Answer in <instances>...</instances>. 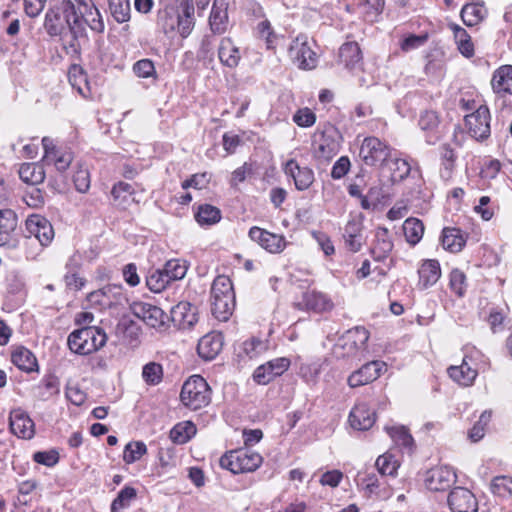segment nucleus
Instances as JSON below:
<instances>
[{
  "label": "nucleus",
  "mask_w": 512,
  "mask_h": 512,
  "mask_svg": "<svg viewBox=\"0 0 512 512\" xmlns=\"http://www.w3.org/2000/svg\"><path fill=\"white\" fill-rule=\"evenodd\" d=\"M194 14L185 13L171 5H165L158 11L157 26L167 36L178 33L182 38L188 37L194 28Z\"/></svg>",
  "instance_id": "f257e3e1"
},
{
  "label": "nucleus",
  "mask_w": 512,
  "mask_h": 512,
  "mask_svg": "<svg viewBox=\"0 0 512 512\" xmlns=\"http://www.w3.org/2000/svg\"><path fill=\"white\" fill-rule=\"evenodd\" d=\"M235 295L229 277H216L211 287V311L219 321H227L233 313Z\"/></svg>",
  "instance_id": "f03ea898"
},
{
  "label": "nucleus",
  "mask_w": 512,
  "mask_h": 512,
  "mask_svg": "<svg viewBox=\"0 0 512 512\" xmlns=\"http://www.w3.org/2000/svg\"><path fill=\"white\" fill-rule=\"evenodd\" d=\"M107 342L106 333L96 327L88 326L74 330L68 336L69 349L79 355H88L101 349Z\"/></svg>",
  "instance_id": "7ed1b4c3"
},
{
  "label": "nucleus",
  "mask_w": 512,
  "mask_h": 512,
  "mask_svg": "<svg viewBox=\"0 0 512 512\" xmlns=\"http://www.w3.org/2000/svg\"><path fill=\"white\" fill-rule=\"evenodd\" d=\"M369 332L364 327H355L342 334L334 344L332 353L337 359H355L366 350Z\"/></svg>",
  "instance_id": "20e7f679"
},
{
  "label": "nucleus",
  "mask_w": 512,
  "mask_h": 512,
  "mask_svg": "<svg viewBox=\"0 0 512 512\" xmlns=\"http://www.w3.org/2000/svg\"><path fill=\"white\" fill-rule=\"evenodd\" d=\"M79 19L75 5L69 0H63L47 11L44 28L50 36H57Z\"/></svg>",
  "instance_id": "39448f33"
},
{
  "label": "nucleus",
  "mask_w": 512,
  "mask_h": 512,
  "mask_svg": "<svg viewBox=\"0 0 512 512\" xmlns=\"http://www.w3.org/2000/svg\"><path fill=\"white\" fill-rule=\"evenodd\" d=\"M180 399L184 406L192 410L201 409L210 403V387L202 376L193 375L183 384Z\"/></svg>",
  "instance_id": "423d86ee"
},
{
  "label": "nucleus",
  "mask_w": 512,
  "mask_h": 512,
  "mask_svg": "<svg viewBox=\"0 0 512 512\" xmlns=\"http://www.w3.org/2000/svg\"><path fill=\"white\" fill-rule=\"evenodd\" d=\"M262 462V456L250 449L232 450L220 458V466L234 474L253 472Z\"/></svg>",
  "instance_id": "0eeeda50"
},
{
  "label": "nucleus",
  "mask_w": 512,
  "mask_h": 512,
  "mask_svg": "<svg viewBox=\"0 0 512 512\" xmlns=\"http://www.w3.org/2000/svg\"><path fill=\"white\" fill-rule=\"evenodd\" d=\"M340 140L338 130L332 125H326L322 130H317L312 141L314 157L319 160H330L339 152Z\"/></svg>",
  "instance_id": "6e6552de"
},
{
  "label": "nucleus",
  "mask_w": 512,
  "mask_h": 512,
  "mask_svg": "<svg viewBox=\"0 0 512 512\" xmlns=\"http://www.w3.org/2000/svg\"><path fill=\"white\" fill-rule=\"evenodd\" d=\"M314 41L307 35H298L290 44L288 54L298 68L311 70L317 66L318 58L313 50Z\"/></svg>",
  "instance_id": "1a4fd4ad"
},
{
  "label": "nucleus",
  "mask_w": 512,
  "mask_h": 512,
  "mask_svg": "<svg viewBox=\"0 0 512 512\" xmlns=\"http://www.w3.org/2000/svg\"><path fill=\"white\" fill-rule=\"evenodd\" d=\"M90 304L100 309L124 307L128 304V298L121 285L110 284L91 292L88 297Z\"/></svg>",
  "instance_id": "9d476101"
},
{
  "label": "nucleus",
  "mask_w": 512,
  "mask_h": 512,
  "mask_svg": "<svg viewBox=\"0 0 512 512\" xmlns=\"http://www.w3.org/2000/svg\"><path fill=\"white\" fill-rule=\"evenodd\" d=\"M390 155L389 145L374 136L364 138L360 146L359 156L368 166H380Z\"/></svg>",
  "instance_id": "9b49d317"
},
{
  "label": "nucleus",
  "mask_w": 512,
  "mask_h": 512,
  "mask_svg": "<svg viewBox=\"0 0 512 512\" xmlns=\"http://www.w3.org/2000/svg\"><path fill=\"white\" fill-rule=\"evenodd\" d=\"M480 357V351L472 348L469 354H465L460 365L451 366L448 369L450 378L463 387L471 386L478 375V369L474 362Z\"/></svg>",
  "instance_id": "f8f14e48"
},
{
  "label": "nucleus",
  "mask_w": 512,
  "mask_h": 512,
  "mask_svg": "<svg viewBox=\"0 0 512 512\" xmlns=\"http://www.w3.org/2000/svg\"><path fill=\"white\" fill-rule=\"evenodd\" d=\"M490 112L486 105H480L475 111L465 116V126L469 135L476 140H484L490 136Z\"/></svg>",
  "instance_id": "ddd939ff"
},
{
  "label": "nucleus",
  "mask_w": 512,
  "mask_h": 512,
  "mask_svg": "<svg viewBox=\"0 0 512 512\" xmlns=\"http://www.w3.org/2000/svg\"><path fill=\"white\" fill-rule=\"evenodd\" d=\"M27 238L30 245L35 241L42 247L48 246L54 238V230L51 223L40 215H32L26 220Z\"/></svg>",
  "instance_id": "4468645a"
},
{
  "label": "nucleus",
  "mask_w": 512,
  "mask_h": 512,
  "mask_svg": "<svg viewBox=\"0 0 512 512\" xmlns=\"http://www.w3.org/2000/svg\"><path fill=\"white\" fill-rule=\"evenodd\" d=\"M290 363V360L286 357L270 360L255 369L253 380L259 385H267L276 377L284 374L289 368Z\"/></svg>",
  "instance_id": "2eb2a0df"
},
{
  "label": "nucleus",
  "mask_w": 512,
  "mask_h": 512,
  "mask_svg": "<svg viewBox=\"0 0 512 512\" xmlns=\"http://www.w3.org/2000/svg\"><path fill=\"white\" fill-rule=\"evenodd\" d=\"M248 234L252 241L270 253H281L287 245L283 235L271 233L257 226L251 227Z\"/></svg>",
  "instance_id": "dca6fc26"
},
{
  "label": "nucleus",
  "mask_w": 512,
  "mask_h": 512,
  "mask_svg": "<svg viewBox=\"0 0 512 512\" xmlns=\"http://www.w3.org/2000/svg\"><path fill=\"white\" fill-rule=\"evenodd\" d=\"M456 479L455 471L449 466L442 465L427 472L425 485L431 491H445L456 482Z\"/></svg>",
  "instance_id": "f3484780"
},
{
  "label": "nucleus",
  "mask_w": 512,
  "mask_h": 512,
  "mask_svg": "<svg viewBox=\"0 0 512 512\" xmlns=\"http://www.w3.org/2000/svg\"><path fill=\"white\" fill-rule=\"evenodd\" d=\"M384 368L385 363L381 361L368 362L348 376L347 384L350 388L367 385L377 380Z\"/></svg>",
  "instance_id": "a211bd4d"
},
{
  "label": "nucleus",
  "mask_w": 512,
  "mask_h": 512,
  "mask_svg": "<svg viewBox=\"0 0 512 512\" xmlns=\"http://www.w3.org/2000/svg\"><path fill=\"white\" fill-rule=\"evenodd\" d=\"M363 221L364 216L362 213L351 215V218L344 227L343 239L345 246L353 253L360 251L364 243Z\"/></svg>",
  "instance_id": "6ab92c4d"
},
{
  "label": "nucleus",
  "mask_w": 512,
  "mask_h": 512,
  "mask_svg": "<svg viewBox=\"0 0 512 512\" xmlns=\"http://www.w3.org/2000/svg\"><path fill=\"white\" fill-rule=\"evenodd\" d=\"M11 432L21 439H31L35 435V424L27 412L21 408L13 409L9 415Z\"/></svg>",
  "instance_id": "aec40b11"
},
{
  "label": "nucleus",
  "mask_w": 512,
  "mask_h": 512,
  "mask_svg": "<svg viewBox=\"0 0 512 512\" xmlns=\"http://www.w3.org/2000/svg\"><path fill=\"white\" fill-rule=\"evenodd\" d=\"M44 149L43 161L47 164H53L58 171H65L73 160L72 153L67 150L58 149L54 141L49 137L42 139Z\"/></svg>",
  "instance_id": "412c9836"
},
{
  "label": "nucleus",
  "mask_w": 512,
  "mask_h": 512,
  "mask_svg": "<svg viewBox=\"0 0 512 512\" xmlns=\"http://www.w3.org/2000/svg\"><path fill=\"white\" fill-rule=\"evenodd\" d=\"M62 42L63 48L67 54L76 55L80 52L81 41L87 37L85 26L82 25L81 20L68 26L63 33L58 35Z\"/></svg>",
  "instance_id": "4be33fe9"
},
{
  "label": "nucleus",
  "mask_w": 512,
  "mask_h": 512,
  "mask_svg": "<svg viewBox=\"0 0 512 512\" xmlns=\"http://www.w3.org/2000/svg\"><path fill=\"white\" fill-rule=\"evenodd\" d=\"M284 172L294 181L295 187L299 191L307 190L314 182V172L307 166H300L294 159L285 163Z\"/></svg>",
  "instance_id": "5701e85b"
},
{
  "label": "nucleus",
  "mask_w": 512,
  "mask_h": 512,
  "mask_svg": "<svg viewBox=\"0 0 512 512\" xmlns=\"http://www.w3.org/2000/svg\"><path fill=\"white\" fill-rule=\"evenodd\" d=\"M448 504L453 512H477L478 510L474 494L463 487H457L450 492Z\"/></svg>",
  "instance_id": "b1692460"
},
{
  "label": "nucleus",
  "mask_w": 512,
  "mask_h": 512,
  "mask_svg": "<svg viewBox=\"0 0 512 512\" xmlns=\"http://www.w3.org/2000/svg\"><path fill=\"white\" fill-rule=\"evenodd\" d=\"M133 312L135 316L153 328L162 326L167 318L161 308L149 303L141 302L134 304Z\"/></svg>",
  "instance_id": "393cba45"
},
{
  "label": "nucleus",
  "mask_w": 512,
  "mask_h": 512,
  "mask_svg": "<svg viewBox=\"0 0 512 512\" xmlns=\"http://www.w3.org/2000/svg\"><path fill=\"white\" fill-rule=\"evenodd\" d=\"M171 320L180 329L191 328L198 320L197 309L189 302H179L171 311Z\"/></svg>",
  "instance_id": "a878e982"
},
{
  "label": "nucleus",
  "mask_w": 512,
  "mask_h": 512,
  "mask_svg": "<svg viewBox=\"0 0 512 512\" xmlns=\"http://www.w3.org/2000/svg\"><path fill=\"white\" fill-rule=\"evenodd\" d=\"M375 419V412L364 402L357 403L349 414V423L352 428L357 430L370 429L375 423Z\"/></svg>",
  "instance_id": "bb28decb"
},
{
  "label": "nucleus",
  "mask_w": 512,
  "mask_h": 512,
  "mask_svg": "<svg viewBox=\"0 0 512 512\" xmlns=\"http://www.w3.org/2000/svg\"><path fill=\"white\" fill-rule=\"evenodd\" d=\"M223 337L220 333L211 332L204 335L198 342L197 351L205 360L214 359L222 350Z\"/></svg>",
  "instance_id": "cd10ccee"
},
{
  "label": "nucleus",
  "mask_w": 512,
  "mask_h": 512,
  "mask_svg": "<svg viewBox=\"0 0 512 512\" xmlns=\"http://www.w3.org/2000/svg\"><path fill=\"white\" fill-rule=\"evenodd\" d=\"M393 241L387 228L379 227L375 231V239L371 254L376 261L385 260L393 249Z\"/></svg>",
  "instance_id": "c85d7f7f"
},
{
  "label": "nucleus",
  "mask_w": 512,
  "mask_h": 512,
  "mask_svg": "<svg viewBox=\"0 0 512 512\" xmlns=\"http://www.w3.org/2000/svg\"><path fill=\"white\" fill-rule=\"evenodd\" d=\"M420 289H427L435 285L441 277L440 264L435 259L424 260L418 268Z\"/></svg>",
  "instance_id": "c756f323"
},
{
  "label": "nucleus",
  "mask_w": 512,
  "mask_h": 512,
  "mask_svg": "<svg viewBox=\"0 0 512 512\" xmlns=\"http://www.w3.org/2000/svg\"><path fill=\"white\" fill-rule=\"evenodd\" d=\"M81 23L86 24L92 31L96 33H103L105 24L99 10L94 5L81 3L76 9Z\"/></svg>",
  "instance_id": "7c9ffc66"
},
{
  "label": "nucleus",
  "mask_w": 512,
  "mask_h": 512,
  "mask_svg": "<svg viewBox=\"0 0 512 512\" xmlns=\"http://www.w3.org/2000/svg\"><path fill=\"white\" fill-rule=\"evenodd\" d=\"M241 52L231 38L225 37L220 41L218 47V58L220 63L230 69L236 68L241 60Z\"/></svg>",
  "instance_id": "2f4dec72"
},
{
  "label": "nucleus",
  "mask_w": 512,
  "mask_h": 512,
  "mask_svg": "<svg viewBox=\"0 0 512 512\" xmlns=\"http://www.w3.org/2000/svg\"><path fill=\"white\" fill-rule=\"evenodd\" d=\"M339 61L350 71L360 70L362 54L358 44L356 42L344 43L339 50Z\"/></svg>",
  "instance_id": "473e14b6"
},
{
  "label": "nucleus",
  "mask_w": 512,
  "mask_h": 512,
  "mask_svg": "<svg viewBox=\"0 0 512 512\" xmlns=\"http://www.w3.org/2000/svg\"><path fill=\"white\" fill-rule=\"evenodd\" d=\"M228 0H214L209 17V24L213 32L223 33L228 20Z\"/></svg>",
  "instance_id": "72a5a7b5"
},
{
  "label": "nucleus",
  "mask_w": 512,
  "mask_h": 512,
  "mask_svg": "<svg viewBox=\"0 0 512 512\" xmlns=\"http://www.w3.org/2000/svg\"><path fill=\"white\" fill-rule=\"evenodd\" d=\"M302 305L307 310H312L317 313L330 311L333 308V303L327 295L317 291L306 292L303 295Z\"/></svg>",
  "instance_id": "f704fd0d"
},
{
  "label": "nucleus",
  "mask_w": 512,
  "mask_h": 512,
  "mask_svg": "<svg viewBox=\"0 0 512 512\" xmlns=\"http://www.w3.org/2000/svg\"><path fill=\"white\" fill-rule=\"evenodd\" d=\"M11 360L16 367L25 372L35 371L38 367L35 355L23 346L15 348Z\"/></svg>",
  "instance_id": "c9c22d12"
},
{
  "label": "nucleus",
  "mask_w": 512,
  "mask_h": 512,
  "mask_svg": "<svg viewBox=\"0 0 512 512\" xmlns=\"http://www.w3.org/2000/svg\"><path fill=\"white\" fill-rule=\"evenodd\" d=\"M442 246L445 250L457 253L465 246L466 238L458 228H444L441 237Z\"/></svg>",
  "instance_id": "e433bc0d"
},
{
  "label": "nucleus",
  "mask_w": 512,
  "mask_h": 512,
  "mask_svg": "<svg viewBox=\"0 0 512 512\" xmlns=\"http://www.w3.org/2000/svg\"><path fill=\"white\" fill-rule=\"evenodd\" d=\"M491 84L497 93L512 94V66L503 65L498 68L493 74Z\"/></svg>",
  "instance_id": "4c0bfd02"
},
{
  "label": "nucleus",
  "mask_w": 512,
  "mask_h": 512,
  "mask_svg": "<svg viewBox=\"0 0 512 512\" xmlns=\"http://www.w3.org/2000/svg\"><path fill=\"white\" fill-rule=\"evenodd\" d=\"M18 174L23 182L31 185H37L45 179L44 168L38 163H23Z\"/></svg>",
  "instance_id": "58836bf2"
},
{
  "label": "nucleus",
  "mask_w": 512,
  "mask_h": 512,
  "mask_svg": "<svg viewBox=\"0 0 512 512\" xmlns=\"http://www.w3.org/2000/svg\"><path fill=\"white\" fill-rule=\"evenodd\" d=\"M68 80L77 92L87 98L90 95L89 82L83 69L79 65H72L68 71Z\"/></svg>",
  "instance_id": "ea45409f"
},
{
  "label": "nucleus",
  "mask_w": 512,
  "mask_h": 512,
  "mask_svg": "<svg viewBox=\"0 0 512 512\" xmlns=\"http://www.w3.org/2000/svg\"><path fill=\"white\" fill-rule=\"evenodd\" d=\"M111 194L115 204L122 209L128 208L134 202V189L129 183L118 182L113 186Z\"/></svg>",
  "instance_id": "a19ab883"
},
{
  "label": "nucleus",
  "mask_w": 512,
  "mask_h": 512,
  "mask_svg": "<svg viewBox=\"0 0 512 512\" xmlns=\"http://www.w3.org/2000/svg\"><path fill=\"white\" fill-rule=\"evenodd\" d=\"M384 0H359L358 12L366 22H376L383 11Z\"/></svg>",
  "instance_id": "79ce46f5"
},
{
  "label": "nucleus",
  "mask_w": 512,
  "mask_h": 512,
  "mask_svg": "<svg viewBox=\"0 0 512 512\" xmlns=\"http://www.w3.org/2000/svg\"><path fill=\"white\" fill-rule=\"evenodd\" d=\"M449 27L453 31L460 53L467 58L472 57L474 55V45L467 31L457 24H450Z\"/></svg>",
  "instance_id": "37998d69"
},
{
  "label": "nucleus",
  "mask_w": 512,
  "mask_h": 512,
  "mask_svg": "<svg viewBox=\"0 0 512 512\" xmlns=\"http://www.w3.org/2000/svg\"><path fill=\"white\" fill-rule=\"evenodd\" d=\"M196 433L195 425L190 421L176 424L170 431V439L176 444L188 442Z\"/></svg>",
  "instance_id": "c03bdc74"
},
{
  "label": "nucleus",
  "mask_w": 512,
  "mask_h": 512,
  "mask_svg": "<svg viewBox=\"0 0 512 512\" xmlns=\"http://www.w3.org/2000/svg\"><path fill=\"white\" fill-rule=\"evenodd\" d=\"M486 14V10L482 4H466L461 10V18L465 25L474 26L481 22Z\"/></svg>",
  "instance_id": "a18cd8bd"
},
{
  "label": "nucleus",
  "mask_w": 512,
  "mask_h": 512,
  "mask_svg": "<svg viewBox=\"0 0 512 512\" xmlns=\"http://www.w3.org/2000/svg\"><path fill=\"white\" fill-rule=\"evenodd\" d=\"M405 238L411 245H416L423 237L424 225L417 218H408L403 223Z\"/></svg>",
  "instance_id": "49530a36"
},
{
  "label": "nucleus",
  "mask_w": 512,
  "mask_h": 512,
  "mask_svg": "<svg viewBox=\"0 0 512 512\" xmlns=\"http://www.w3.org/2000/svg\"><path fill=\"white\" fill-rule=\"evenodd\" d=\"M385 430L398 446L411 449L414 439L409 433L408 429L402 425L386 426Z\"/></svg>",
  "instance_id": "de8ad7c7"
},
{
  "label": "nucleus",
  "mask_w": 512,
  "mask_h": 512,
  "mask_svg": "<svg viewBox=\"0 0 512 512\" xmlns=\"http://www.w3.org/2000/svg\"><path fill=\"white\" fill-rule=\"evenodd\" d=\"M418 125L422 131L429 132L430 138H427L428 144H434L436 137H434L435 131L439 125V117L436 112L426 110L420 114Z\"/></svg>",
  "instance_id": "09e8293b"
},
{
  "label": "nucleus",
  "mask_w": 512,
  "mask_h": 512,
  "mask_svg": "<svg viewBox=\"0 0 512 512\" xmlns=\"http://www.w3.org/2000/svg\"><path fill=\"white\" fill-rule=\"evenodd\" d=\"M196 221L200 225H213L220 221L221 212L220 210L210 204H203L198 207L195 214Z\"/></svg>",
  "instance_id": "8fccbe9b"
},
{
  "label": "nucleus",
  "mask_w": 512,
  "mask_h": 512,
  "mask_svg": "<svg viewBox=\"0 0 512 512\" xmlns=\"http://www.w3.org/2000/svg\"><path fill=\"white\" fill-rule=\"evenodd\" d=\"M165 274L170 282L178 281L185 277L188 271L186 261L180 259H171L167 261L163 267Z\"/></svg>",
  "instance_id": "3c124183"
},
{
  "label": "nucleus",
  "mask_w": 512,
  "mask_h": 512,
  "mask_svg": "<svg viewBox=\"0 0 512 512\" xmlns=\"http://www.w3.org/2000/svg\"><path fill=\"white\" fill-rule=\"evenodd\" d=\"M170 283L163 269L151 271L146 278L148 289L154 293L162 292Z\"/></svg>",
  "instance_id": "603ef678"
},
{
  "label": "nucleus",
  "mask_w": 512,
  "mask_h": 512,
  "mask_svg": "<svg viewBox=\"0 0 512 512\" xmlns=\"http://www.w3.org/2000/svg\"><path fill=\"white\" fill-rule=\"evenodd\" d=\"M147 453L146 444L142 441L129 442L123 451V461L132 464L142 458Z\"/></svg>",
  "instance_id": "864d4df0"
},
{
  "label": "nucleus",
  "mask_w": 512,
  "mask_h": 512,
  "mask_svg": "<svg viewBox=\"0 0 512 512\" xmlns=\"http://www.w3.org/2000/svg\"><path fill=\"white\" fill-rule=\"evenodd\" d=\"M111 15L118 23H124L130 19V1L129 0H109Z\"/></svg>",
  "instance_id": "5fc2aeb1"
},
{
  "label": "nucleus",
  "mask_w": 512,
  "mask_h": 512,
  "mask_svg": "<svg viewBox=\"0 0 512 512\" xmlns=\"http://www.w3.org/2000/svg\"><path fill=\"white\" fill-rule=\"evenodd\" d=\"M137 492L133 487L125 486L120 490L117 497L111 504V512H118L130 506L131 501L136 498Z\"/></svg>",
  "instance_id": "6e6d98bb"
},
{
  "label": "nucleus",
  "mask_w": 512,
  "mask_h": 512,
  "mask_svg": "<svg viewBox=\"0 0 512 512\" xmlns=\"http://www.w3.org/2000/svg\"><path fill=\"white\" fill-rule=\"evenodd\" d=\"M491 492L500 497L512 496V477L502 475L492 479Z\"/></svg>",
  "instance_id": "4d7b16f0"
},
{
  "label": "nucleus",
  "mask_w": 512,
  "mask_h": 512,
  "mask_svg": "<svg viewBox=\"0 0 512 512\" xmlns=\"http://www.w3.org/2000/svg\"><path fill=\"white\" fill-rule=\"evenodd\" d=\"M492 417L490 410H485L481 413L479 420L473 425L468 433V437L472 442H478L485 435V429L489 424Z\"/></svg>",
  "instance_id": "13d9d810"
},
{
  "label": "nucleus",
  "mask_w": 512,
  "mask_h": 512,
  "mask_svg": "<svg viewBox=\"0 0 512 512\" xmlns=\"http://www.w3.org/2000/svg\"><path fill=\"white\" fill-rule=\"evenodd\" d=\"M142 376L146 383L157 385L163 377V368L159 363H147L142 370Z\"/></svg>",
  "instance_id": "bf43d9fd"
},
{
  "label": "nucleus",
  "mask_w": 512,
  "mask_h": 512,
  "mask_svg": "<svg viewBox=\"0 0 512 512\" xmlns=\"http://www.w3.org/2000/svg\"><path fill=\"white\" fill-rule=\"evenodd\" d=\"M132 70L139 78H156L157 72L154 62L150 59H141L133 64Z\"/></svg>",
  "instance_id": "052dcab7"
},
{
  "label": "nucleus",
  "mask_w": 512,
  "mask_h": 512,
  "mask_svg": "<svg viewBox=\"0 0 512 512\" xmlns=\"http://www.w3.org/2000/svg\"><path fill=\"white\" fill-rule=\"evenodd\" d=\"M391 180L393 182H399L405 179L410 171L411 165L405 159L395 158L391 163Z\"/></svg>",
  "instance_id": "680f3d73"
},
{
  "label": "nucleus",
  "mask_w": 512,
  "mask_h": 512,
  "mask_svg": "<svg viewBox=\"0 0 512 512\" xmlns=\"http://www.w3.org/2000/svg\"><path fill=\"white\" fill-rule=\"evenodd\" d=\"M428 40V34L421 35H408L400 41V48L403 52H410L412 50L422 47Z\"/></svg>",
  "instance_id": "e2e57ef3"
},
{
  "label": "nucleus",
  "mask_w": 512,
  "mask_h": 512,
  "mask_svg": "<svg viewBox=\"0 0 512 512\" xmlns=\"http://www.w3.org/2000/svg\"><path fill=\"white\" fill-rule=\"evenodd\" d=\"M293 121L303 128L311 127L316 122V114L308 107L298 109L293 115Z\"/></svg>",
  "instance_id": "0e129e2a"
},
{
  "label": "nucleus",
  "mask_w": 512,
  "mask_h": 512,
  "mask_svg": "<svg viewBox=\"0 0 512 512\" xmlns=\"http://www.w3.org/2000/svg\"><path fill=\"white\" fill-rule=\"evenodd\" d=\"M375 465L382 475H394L397 470V461L389 454L380 455Z\"/></svg>",
  "instance_id": "69168bd1"
},
{
  "label": "nucleus",
  "mask_w": 512,
  "mask_h": 512,
  "mask_svg": "<svg viewBox=\"0 0 512 512\" xmlns=\"http://www.w3.org/2000/svg\"><path fill=\"white\" fill-rule=\"evenodd\" d=\"M267 343L258 338H251L243 343V350L245 354L254 358L266 351Z\"/></svg>",
  "instance_id": "338daca9"
},
{
  "label": "nucleus",
  "mask_w": 512,
  "mask_h": 512,
  "mask_svg": "<svg viewBox=\"0 0 512 512\" xmlns=\"http://www.w3.org/2000/svg\"><path fill=\"white\" fill-rule=\"evenodd\" d=\"M258 36L265 40L268 49L274 47L277 36L272 30L271 24L268 20L261 21L257 26Z\"/></svg>",
  "instance_id": "774afa93"
}]
</instances>
